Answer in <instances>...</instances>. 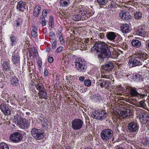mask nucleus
Wrapping results in <instances>:
<instances>
[{"mask_svg": "<svg viewBox=\"0 0 149 149\" xmlns=\"http://www.w3.org/2000/svg\"><path fill=\"white\" fill-rule=\"evenodd\" d=\"M134 55L135 56H132L129 61V64L130 67L143 65L144 67H149L148 55L146 53L139 51Z\"/></svg>", "mask_w": 149, "mask_h": 149, "instance_id": "obj_1", "label": "nucleus"}, {"mask_svg": "<svg viewBox=\"0 0 149 149\" xmlns=\"http://www.w3.org/2000/svg\"><path fill=\"white\" fill-rule=\"evenodd\" d=\"M96 51L101 54L98 56L99 58H104L106 57H109L111 55V52L110 51L108 45L104 42H98L96 43L93 47V50Z\"/></svg>", "mask_w": 149, "mask_h": 149, "instance_id": "obj_2", "label": "nucleus"}, {"mask_svg": "<svg viewBox=\"0 0 149 149\" xmlns=\"http://www.w3.org/2000/svg\"><path fill=\"white\" fill-rule=\"evenodd\" d=\"M101 139L104 141H107L112 139L113 136V131L110 129L107 128L103 130L100 134Z\"/></svg>", "mask_w": 149, "mask_h": 149, "instance_id": "obj_3", "label": "nucleus"}, {"mask_svg": "<svg viewBox=\"0 0 149 149\" xmlns=\"http://www.w3.org/2000/svg\"><path fill=\"white\" fill-rule=\"evenodd\" d=\"M74 65L77 70L79 72H84L86 69V66L85 64L84 60L81 58L77 59L74 62Z\"/></svg>", "mask_w": 149, "mask_h": 149, "instance_id": "obj_4", "label": "nucleus"}, {"mask_svg": "<svg viewBox=\"0 0 149 149\" xmlns=\"http://www.w3.org/2000/svg\"><path fill=\"white\" fill-rule=\"evenodd\" d=\"M31 134L33 137L36 139H41L44 137L43 131L37 129L36 128H34L32 129Z\"/></svg>", "mask_w": 149, "mask_h": 149, "instance_id": "obj_5", "label": "nucleus"}, {"mask_svg": "<svg viewBox=\"0 0 149 149\" xmlns=\"http://www.w3.org/2000/svg\"><path fill=\"white\" fill-rule=\"evenodd\" d=\"M128 131L131 133L137 132L139 130V125L136 121H132L128 123L127 126Z\"/></svg>", "mask_w": 149, "mask_h": 149, "instance_id": "obj_6", "label": "nucleus"}, {"mask_svg": "<svg viewBox=\"0 0 149 149\" xmlns=\"http://www.w3.org/2000/svg\"><path fill=\"white\" fill-rule=\"evenodd\" d=\"M137 89L135 87H127L126 88L127 91L130 90V95L132 97H136L139 99L145 96L144 95H142L139 93L137 90Z\"/></svg>", "mask_w": 149, "mask_h": 149, "instance_id": "obj_7", "label": "nucleus"}, {"mask_svg": "<svg viewBox=\"0 0 149 149\" xmlns=\"http://www.w3.org/2000/svg\"><path fill=\"white\" fill-rule=\"evenodd\" d=\"M72 127L74 130L80 129L83 125V121L79 119H75L72 122Z\"/></svg>", "mask_w": 149, "mask_h": 149, "instance_id": "obj_8", "label": "nucleus"}, {"mask_svg": "<svg viewBox=\"0 0 149 149\" xmlns=\"http://www.w3.org/2000/svg\"><path fill=\"white\" fill-rule=\"evenodd\" d=\"M77 11L79 15H75V19H81L82 18L81 15L84 16L87 13L86 9L82 6L79 7Z\"/></svg>", "mask_w": 149, "mask_h": 149, "instance_id": "obj_9", "label": "nucleus"}, {"mask_svg": "<svg viewBox=\"0 0 149 149\" xmlns=\"http://www.w3.org/2000/svg\"><path fill=\"white\" fill-rule=\"evenodd\" d=\"M0 109L6 115H9L11 113L10 109L5 104L2 103L0 105Z\"/></svg>", "mask_w": 149, "mask_h": 149, "instance_id": "obj_10", "label": "nucleus"}, {"mask_svg": "<svg viewBox=\"0 0 149 149\" xmlns=\"http://www.w3.org/2000/svg\"><path fill=\"white\" fill-rule=\"evenodd\" d=\"M132 115L131 111L129 109H125L121 111L120 114V117L123 119L130 117Z\"/></svg>", "mask_w": 149, "mask_h": 149, "instance_id": "obj_11", "label": "nucleus"}, {"mask_svg": "<svg viewBox=\"0 0 149 149\" xmlns=\"http://www.w3.org/2000/svg\"><path fill=\"white\" fill-rule=\"evenodd\" d=\"M10 139L13 142L17 143L19 141V132H15L11 134Z\"/></svg>", "mask_w": 149, "mask_h": 149, "instance_id": "obj_12", "label": "nucleus"}, {"mask_svg": "<svg viewBox=\"0 0 149 149\" xmlns=\"http://www.w3.org/2000/svg\"><path fill=\"white\" fill-rule=\"evenodd\" d=\"M90 98L95 102H100L102 100L101 96L98 93L91 95Z\"/></svg>", "mask_w": 149, "mask_h": 149, "instance_id": "obj_13", "label": "nucleus"}, {"mask_svg": "<svg viewBox=\"0 0 149 149\" xmlns=\"http://www.w3.org/2000/svg\"><path fill=\"white\" fill-rule=\"evenodd\" d=\"M19 54L18 53L17 50H16L14 52L13 55L12 56V61L13 64L17 66L18 65L19 62Z\"/></svg>", "mask_w": 149, "mask_h": 149, "instance_id": "obj_14", "label": "nucleus"}, {"mask_svg": "<svg viewBox=\"0 0 149 149\" xmlns=\"http://www.w3.org/2000/svg\"><path fill=\"white\" fill-rule=\"evenodd\" d=\"M3 70L5 72L8 71L10 69V65L9 61H3L2 63Z\"/></svg>", "mask_w": 149, "mask_h": 149, "instance_id": "obj_15", "label": "nucleus"}, {"mask_svg": "<svg viewBox=\"0 0 149 149\" xmlns=\"http://www.w3.org/2000/svg\"><path fill=\"white\" fill-rule=\"evenodd\" d=\"M113 68V63L109 61L103 66V68L104 70L107 72H109Z\"/></svg>", "mask_w": 149, "mask_h": 149, "instance_id": "obj_16", "label": "nucleus"}, {"mask_svg": "<svg viewBox=\"0 0 149 149\" xmlns=\"http://www.w3.org/2000/svg\"><path fill=\"white\" fill-rule=\"evenodd\" d=\"M121 29L123 33H129L131 30L130 27L127 24H123L121 26Z\"/></svg>", "mask_w": 149, "mask_h": 149, "instance_id": "obj_17", "label": "nucleus"}, {"mask_svg": "<svg viewBox=\"0 0 149 149\" xmlns=\"http://www.w3.org/2000/svg\"><path fill=\"white\" fill-rule=\"evenodd\" d=\"M97 83V84L99 85L101 88L104 87L106 88H108L109 85V82L108 81H106L105 80H99Z\"/></svg>", "mask_w": 149, "mask_h": 149, "instance_id": "obj_18", "label": "nucleus"}, {"mask_svg": "<svg viewBox=\"0 0 149 149\" xmlns=\"http://www.w3.org/2000/svg\"><path fill=\"white\" fill-rule=\"evenodd\" d=\"M141 113H140L139 114V118L140 119H142L143 121H145L147 117L149 114V113L144 110L143 109H141Z\"/></svg>", "mask_w": 149, "mask_h": 149, "instance_id": "obj_19", "label": "nucleus"}, {"mask_svg": "<svg viewBox=\"0 0 149 149\" xmlns=\"http://www.w3.org/2000/svg\"><path fill=\"white\" fill-rule=\"evenodd\" d=\"M102 114H103L102 111H96L92 114V116L93 118L95 119L100 120L103 118V116H102Z\"/></svg>", "mask_w": 149, "mask_h": 149, "instance_id": "obj_20", "label": "nucleus"}, {"mask_svg": "<svg viewBox=\"0 0 149 149\" xmlns=\"http://www.w3.org/2000/svg\"><path fill=\"white\" fill-rule=\"evenodd\" d=\"M119 15L122 19H130V17L129 13L123 10L120 12Z\"/></svg>", "mask_w": 149, "mask_h": 149, "instance_id": "obj_21", "label": "nucleus"}, {"mask_svg": "<svg viewBox=\"0 0 149 149\" xmlns=\"http://www.w3.org/2000/svg\"><path fill=\"white\" fill-rule=\"evenodd\" d=\"M131 44L134 47L139 48L141 46V43L140 41L134 39L132 41Z\"/></svg>", "mask_w": 149, "mask_h": 149, "instance_id": "obj_22", "label": "nucleus"}, {"mask_svg": "<svg viewBox=\"0 0 149 149\" xmlns=\"http://www.w3.org/2000/svg\"><path fill=\"white\" fill-rule=\"evenodd\" d=\"M41 10V8L38 6H36L33 10V15L37 17L40 14Z\"/></svg>", "mask_w": 149, "mask_h": 149, "instance_id": "obj_23", "label": "nucleus"}, {"mask_svg": "<svg viewBox=\"0 0 149 149\" xmlns=\"http://www.w3.org/2000/svg\"><path fill=\"white\" fill-rule=\"evenodd\" d=\"M116 36V35L114 32H108L107 33V38L110 40H114Z\"/></svg>", "mask_w": 149, "mask_h": 149, "instance_id": "obj_24", "label": "nucleus"}, {"mask_svg": "<svg viewBox=\"0 0 149 149\" xmlns=\"http://www.w3.org/2000/svg\"><path fill=\"white\" fill-rule=\"evenodd\" d=\"M132 78L137 81H141L143 80V77L139 74H134Z\"/></svg>", "mask_w": 149, "mask_h": 149, "instance_id": "obj_25", "label": "nucleus"}, {"mask_svg": "<svg viewBox=\"0 0 149 149\" xmlns=\"http://www.w3.org/2000/svg\"><path fill=\"white\" fill-rule=\"evenodd\" d=\"M59 4L61 6L65 7L70 4V0H60Z\"/></svg>", "mask_w": 149, "mask_h": 149, "instance_id": "obj_26", "label": "nucleus"}, {"mask_svg": "<svg viewBox=\"0 0 149 149\" xmlns=\"http://www.w3.org/2000/svg\"><path fill=\"white\" fill-rule=\"evenodd\" d=\"M38 96L40 98H44L45 99H47V93L45 90L40 91L38 93Z\"/></svg>", "mask_w": 149, "mask_h": 149, "instance_id": "obj_27", "label": "nucleus"}, {"mask_svg": "<svg viewBox=\"0 0 149 149\" xmlns=\"http://www.w3.org/2000/svg\"><path fill=\"white\" fill-rule=\"evenodd\" d=\"M26 3L22 1H19V11L23 12L25 9Z\"/></svg>", "mask_w": 149, "mask_h": 149, "instance_id": "obj_28", "label": "nucleus"}, {"mask_svg": "<svg viewBox=\"0 0 149 149\" xmlns=\"http://www.w3.org/2000/svg\"><path fill=\"white\" fill-rule=\"evenodd\" d=\"M33 28L31 31V34L32 36L34 38H35L38 36L37 31L38 30L37 28L35 26H32Z\"/></svg>", "mask_w": 149, "mask_h": 149, "instance_id": "obj_29", "label": "nucleus"}, {"mask_svg": "<svg viewBox=\"0 0 149 149\" xmlns=\"http://www.w3.org/2000/svg\"><path fill=\"white\" fill-rule=\"evenodd\" d=\"M20 121L24 125V126H22V127L27 128L29 126V123L26 120L21 119L20 120Z\"/></svg>", "mask_w": 149, "mask_h": 149, "instance_id": "obj_30", "label": "nucleus"}, {"mask_svg": "<svg viewBox=\"0 0 149 149\" xmlns=\"http://www.w3.org/2000/svg\"><path fill=\"white\" fill-rule=\"evenodd\" d=\"M136 34L142 36H145L146 35L145 32L143 29H139L136 32Z\"/></svg>", "mask_w": 149, "mask_h": 149, "instance_id": "obj_31", "label": "nucleus"}, {"mask_svg": "<svg viewBox=\"0 0 149 149\" xmlns=\"http://www.w3.org/2000/svg\"><path fill=\"white\" fill-rule=\"evenodd\" d=\"M36 89L39 91H42L45 89H44V87L43 86L42 84L41 83H39L37 84L36 85Z\"/></svg>", "mask_w": 149, "mask_h": 149, "instance_id": "obj_32", "label": "nucleus"}, {"mask_svg": "<svg viewBox=\"0 0 149 149\" xmlns=\"http://www.w3.org/2000/svg\"><path fill=\"white\" fill-rule=\"evenodd\" d=\"M0 149H9L8 146L5 143L0 144Z\"/></svg>", "mask_w": 149, "mask_h": 149, "instance_id": "obj_33", "label": "nucleus"}, {"mask_svg": "<svg viewBox=\"0 0 149 149\" xmlns=\"http://www.w3.org/2000/svg\"><path fill=\"white\" fill-rule=\"evenodd\" d=\"M19 116L17 115H15L13 117V122L17 126H18L19 125Z\"/></svg>", "mask_w": 149, "mask_h": 149, "instance_id": "obj_34", "label": "nucleus"}, {"mask_svg": "<svg viewBox=\"0 0 149 149\" xmlns=\"http://www.w3.org/2000/svg\"><path fill=\"white\" fill-rule=\"evenodd\" d=\"M27 65L29 67V71L31 72V69L33 70L34 68V66L33 65V63L31 61H29L28 62Z\"/></svg>", "mask_w": 149, "mask_h": 149, "instance_id": "obj_35", "label": "nucleus"}, {"mask_svg": "<svg viewBox=\"0 0 149 149\" xmlns=\"http://www.w3.org/2000/svg\"><path fill=\"white\" fill-rule=\"evenodd\" d=\"M50 12V10H49L46 9L43 10L42 13L43 17L44 18L46 17L48 13H49Z\"/></svg>", "mask_w": 149, "mask_h": 149, "instance_id": "obj_36", "label": "nucleus"}, {"mask_svg": "<svg viewBox=\"0 0 149 149\" xmlns=\"http://www.w3.org/2000/svg\"><path fill=\"white\" fill-rule=\"evenodd\" d=\"M142 14L140 12L136 13L134 15V17L136 19H140L142 17Z\"/></svg>", "mask_w": 149, "mask_h": 149, "instance_id": "obj_37", "label": "nucleus"}, {"mask_svg": "<svg viewBox=\"0 0 149 149\" xmlns=\"http://www.w3.org/2000/svg\"><path fill=\"white\" fill-rule=\"evenodd\" d=\"M139 105L140 107H141L143 109H146V104L145 101H141L139 102Z\"/></svg>", "mask_w": 149, "mask_h": 149, "instance_id": "obj_38", "label": "nucleus"}, {"mask_svg": "<svg viewBox=\"0 0 149 149\" xmlns=\"http://www.w3.org/2000/svg\"><path fill=\"white\" fill-rule=\"evenodd\" d=\"M84 84L86 86H89L91 85V82L90 80L86 79L84 81Z\"/></svg>", "mask_w": 149, "mask_h": 149, "instance_id": "obj_39", "label": "nucleus"}, {"mask_svg": "<svg viewBox=\"0 0 149 149\" xmlns=\"http://www.w3.org/2000/svg\"><path fill=\"white\" fill-rule=\"evenodd\" d=\"M32 52L33 58H36L38 54L37 50L34 48L32 50Z\"/></svg>", "mask_w": 149, "mask_h": 149, "instance_id": "obj_40", "label": "nucleus"}, {"mask_svg": "<svg viewBox=\"0 0 149 149\" xmlns=\"http://www.w3.org/2000/svg\"><path fill=\"white\" fill-rule=\"evenodd\" d=\"M98 3L101 5H104L107 3L108 0H97Z\"/></svg>", "mask_w": 149, "mask_h": 149, "instance_id": "obj_41", "label": "nucleus"}, {"mask_svg": "<svg viewBox=\"0 0 149 149\" xmlns=\"http://www.w3.org/2000/svg\"><path fill=\"white\" fill-rule=\"evenodd\" d=\"M149 144V139L146 138L144 140V141L143 142V144L147 146Z\"/></svg>", "mask_w": 149, "mask_h": 149, "instance_id": "obj_42", "label": "nucleus"}, {"mask_svg": "<svg viewBox=\"0 0 149 149\" xmlns=\"http://www.w3.org/2000/svg\"><path fill=\"white\" fill-rule=\"evenodd\" d=\"M63 47L60 46L59 47L56 49V51L57 53H60L62 52V50H63Z\"/></svg>", "mask_w": 149, "mask_h": 149, "instance_id": "obj_43", "label": "nucleus"}, {"mask_svg": "<svg viewBox=\"0 0 149 149\" xmlns=\"http://www.w3.org/2000/svg\"><path fill=\"white\" fill-rule=\"evenodd\" d=\"M15 36L10 37V39L11 41L12 42V45H13L14 44H15Z\"/></svg>", "mask_w": 149, "mask_h": 149, "instance_id": "obj_44", "label": "nucleus"}, {"mask_svg": "<svg viewBox=\"0 0 149 149\" xmlns=\"http://www.w3.org/2000/svg\"><path fill=\"white\" fill-rule=\"evenodd\" d=\"M57 42L56 41H54L52 44V48L53 49H55L56 48Z\"/></svg>", "mask_w": 149, "mask_h": 149, "instance_id": "obj_45", "label": "nucleus"}, {"mask_svg": "<svg viewBox=\"0 0 149 149\" xmlns=\"http://www.w3.org/2000/svg\"><path fill=\"white\" fill-rule=\"evenodd\" d=\"M49 26L52 28L54 27V22H53V19H51V20H49Z\"/></svg>", "mask_w": 149, "mask_h": 149, "instance_id": "obj_46", "label": "nucleus"}, {"mask_svg": "<svg viewBox=\"0 0 149 149\" xmlns=\"http://www.w3.org/2000/svg\"><path fill=\"white\" fill-rule=\"evenodd\" d=\"M145 44L146 46V48L149 50V40L146 41Z\"/></svg>", "mask_w": 149, "mask_h": 149, "instance_id": "obj_47", "label": "nucleus"}, {"mask_svg": "<svg viewBox=\"0 0 149 149\" xmlns=\"http://www.w3.org/2000/svg\"><path fill=\"white\" fill-rule=\"evenodd\" d=\"M25 135V134L23 133V134L19 133V141L22 139L23 136Z\"/></svg>", "mask_w": 149, "mask_h": 149, "instance_id": "obj_48", "label": "nucleus"}, {"mask_svg": "<svg viewBox=\"0 0 149 149\" xmlns=\"http://www.w3.org/2000/svg\"><path fill=\"white\" fill-rule=\"evenodd\" d=\"M60 34H61L60 35V34H58L59 35V39L60 40V41L61 42H64L63 38L62 36V34H61V33H60Z\"/></svg>", "mask_w": 149, "mask_h": 149, "instance_id": "obj_49", "label": "nucleus"}, {"mask_svg": "<svg viewBox=\"0 0 149 149\" xmlns=\"http://www.w3.org/2000/svg\"><path fill=\"white\" fill-rule=\"evenodd\" d=\"M48 62L49 63H51L53 62L54 61V59L53 57H49V58H48Z\"/></svg>", "mask_w": 149, "mask_h": 149, "instance_id": "obj_50", "label": "nucleus"}, {"mask_svg": "<svg viewBox=\"0 0 149 149\" xmlns=\"http://www.w3.org/2000/svg\"><path fill=\"white\" fill-rule=\"evenodd\" d=\"M122 41V39L121 38H119L116 40V42L117 43L120 44L121 43Z\"/></svg>", "mask_w": 149, "mask_h": 149, "instance_id": "obj_51", "label": "nucleus"}, {"mask_svg": "<svg viewBox=\"0 0 149 149\" xmlns=\"http://www.w3.org/2000/svg\"><path fill=\"white\" fill-rule=\"evenodd\" d=\"M38 64V66L40 67H41L42 65V61L40 60H39L37 62Z\"/></svg>", "mask_w": 149, "mask_h": 149, "instance_id": "obj_52", "label": "nucleus"}, {"mask_svg": "<svg viewBox=\"0 0 149 149\" xmlns=\"http://www.w3.org/2000/svg\"><path fill=\"white\" fill-rule=\"evenodd\" d=\"M115 5V4L114 1H111V3L110 5V6L112 8L113 7L114 8Z\"/></svg>", "mask_w": 149, "mask_h": 149, "instance_id": "obj_53", "label": "nucleus"}, {"mask_svg": "<svg viewBox=\"0 0 149 149\" xmlns=\"http://www.w3.org/2000/svg\"><path fill=\"white\" fill-rule=\"evenodd\" d=\"M44 73L45 76L47 77L48 76V70L47 69H45L44 72Z\"/></svg>", "mask_w": 149, "mask_h": 149, "instance_id": "obj_54", "label": "nucleus"}, {"mask_svg": "<svg viewBox=\"0 0 149 149\" xmlns=\"http://www.w3.org/2000/svg\"><path fill=\"white\" fill-rule=\"evenodd\" d=\"M41 24L43 26H45L46 25V22L45 19H44L42 21Z\"/></svg>", "mask_w": 149, "mask_h": 149, "instance_id": "obj_55", "label": "nucleus"}, {"mask_svg": "<svg viewBox=\"0 0 149 149\" xmlns=\"http://www.w3.org/2000/svg\"><path fill=\"white\" fill-rule=\"evenodd\" d=\"M49 35L51 37H55V34L52 31H51V32H50V33H49Z\"/></svg>", "mask_w": 149, "mask_h": 149, "instance_id": "obj_56", "label": "nucleus"}, {"mask_svg": "<svg viewBox=\"0 0 149 149\" xmlns=\"http://www.w3.org/2000/svg\"><path fill=\"white\" fill-rule=\"evenodd\" d=\"M24 125L22 123V122H20H20H19V127H20L21 128L24 129L26 128H22V126H24Z\"/></svg>", "mask_w": 149, "mask_h": 149, "instance_id": "obj_57", "label": "nucleus"}, {"mask_svg": "<svg viewBox=\"0 0 149 149\" xmlns=\"http://www.w3.org/2000/svg\"><path fill=\"white\" fill-rule=\"evenodd\" d=\"M143 124H144L146 126L149 127V120L146 121H143Z\"/></svg>", "mask_w": 149, "mask_h": 149, "instance_id": "obj_58", "label": "nucleus"}, {"mask_svg": "<svg viewBox=\"0 0 149 149\" xmlns=\"http://www.w3.org/2000/svg\"><path fill=\"white\" fill-rule=\"evenodd\" d=\"M102 112L103 113V114H102V116H103V118L107 116V113L106 112L104 113L103 111H102Z\"/></svg>", "mask_w": 149, "mask_h": 149, "instance_id": "obj_59", "label": "nucleus"}, {"mask_svg": "<svg viewBox=\"0 0 149 149\" xmlns=\"http://www.w3.org/2000/svg\"><path fill=\"white\" fill-rule=\"evenodd\" d=\"M84 77H80L79 79V80L81 81H83L84 80Z\"/></svg>", "mask_w": 149, "mask_h": 149, "instance_id": "obj_60", "label": "nucleus"}, {"mask_svg": "<svg viewBox=\"0 0 149 149\" xmlns=\"http://www.w3.org/2000/svg\"><path fill=\"white\" fill-rule=\"evenodd\" d=\"M89 40L88 39H85V42L86 43H88L89 42Z\"/></svg>", "mask_w": 149, "mask_h": 149, "instance_id": "obj_61", "label": "nucleus"}, {"mask_svg": "<svg viewBox=\"0 0 149 149\" xmlns=\"http://www.w3.org/2000/svg\"><path fill=\"white\" fill-rule=\"evenodd\" d=\"M149 120V113L148 115V116L147 117V118L146 119L145 121H148Z\"/></svg>", "mask_w": 149, "mask_h": 149, "instance_id": "obj_62", "label": "nucleus"}, {"mask_svg": "<svg viewBox=\"0 0 149 149\" xmlns=\"http://www.w3.org/2000/svg\"><path fill=\"white\" fill-rule=\"evenodd\" d=\"M65 148L66 149H72L71 147L68 146H67V147H66Z\"/></svg>", "mask_w": 149, "mask_h": 149, "instance_id": "obj_63", "label": "nucleus"}, {"mask_svg": "<svg viewBox=\"0 0 149 149\" xmlns=\"http://www.w3.org/2000/svg\"><path fill=\"white\" fill-rule=\"evenodd\" d=\"M125 45H124V46H125V49H126L128 47L126 45L127 44L125 43Z\"/></svg>", "mask_w": 149, "mask_h": 149, "instance_id": "obj_64", "label": "nucleus"}]
</instances>
